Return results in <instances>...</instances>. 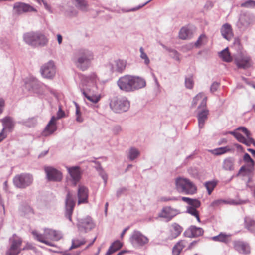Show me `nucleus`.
<instances>
[{
    "mask_svg": "<svg viewBox=\"0 0 255 255\" xmlns=\"http://www.w3.org/2000/svg\"><path fill=\"white\" fill-rule=\"evenodd\" d=\"M97 77L95 73L84 76L82 79V84L86 87L80 88V90L83 96L93 103H97L100 99V96L97 94Z\"/></svg>",
    "mask_w": 255,
    "mask_h": 255,
    "instance_id": "1",
    "label": "nucleus"
},
{
    "mask_svg": "<svg viewBox=\"0 0 255 255\" xmlns=\"http://www.w3.org/2000/svg\"><path fill=\"white\" fill-rule=\"evenodd\" d=\"M117 83L120 89L126 92H133L146 86V81L144 78L130 75L121 77Z\"/></svg>",
    "mask_w": 255,
    "mask_h": 255,
    "instance_id": "2",
    "label": "nucleus"
},
{
    "mask_svg": "<svg viewBox=\"0 0 255 255\" xmlns=\"http://www.w3.org/2000/svg\"><path fill=\"white\" fill-rule=\"evenodd\" d=\"M93 59L94 54L91 50L86 48H79L74 51L72 61L77 68L85 71L90 66Z\"/></svg>",
    "mask_w": 255,
    "mask_h": 255,
    "instance_id": "3",
    "label": "nucleus"
},
{
    "mask_svg": "<svg viewBox=\"0 0 255 255\" xmlns=\"http://www.w3.org/2000/svg\"><path fill=\"white\" fill-rule=\"evenodd\" d=\"M32 234L36 240L50 246L54 245L48 240L58 241L62 237L60 231L51 229H45L43 234L38 233L36 231H33Z\"/></svg>",
    "mask_w": 255,
    "mask_h": 255,
    "instance_id": "4",
    "label": "nucleus"
},
{
    "mask_svg": "<svg viewBox=\"0 0 255 255\" xmlns=\"http://www.w3.org/2000/svg\"><path fill=\"white\" fill-rule=\"evenodd\" d=\"M177 190L180 193L188 195H193L197 191L196 185L187 178L178 177L175 180Z\"/></svg>",
    "mask_w": 255,
    "mask_h": 255,
    "instance_id": "5",
    "label": "nucleus"
},
{
    "mask_svg": "<svg viewBox=\"0 0 255 255\" xmlns=\"http://www.w3.org/2000/svg\"><path fill=\"white\" fill-rule=\"evenodd\" d=\"M9 247L7 249L5 255H18L22 251L27 249L26 247L22 248V239L14 234L9 239Z\"/></svg>",
    "mask_w": 255,
    "mask_h": 255,
    "instance_id": "6",
    "label": "nucleus"
},
{
    "mask_svg": "<svg viewBox=\"0 0 255 255\" xmlns=\"http://www.w3.org/2000/svg\"><path fill=\"white\" fill-rule=\"evenodd\" d=\"M111 108L116 113L127 111L130 107V103L126 97H114L110 103Z\"/></svg>",
    "mask_w": 255,
    "mask_h": 255,
    "instance_id": "7",
    "label": "nucleus"
},
{
    "mask_svg": "<svg viewBox=\"0 0 255 255\" xmlns=\"http://www.w3.org/2000/svg\"><path fill=\"white\" fill-rule=\"evenodd\" d=\"M13 182L17 188L24 189L32 183L33 177L30 174L22 173L16 175L13 178Z\"/></svg>",
    "mask_w": 255,
    "mask_h": 255,
    "instance_id": "8",
    "label": "nucleus"
},
{
    "mask_svg": "<svg viewBox=\"0 0 255 255\" xmlns=\"http://www.w3.org/2000/svg\"><path fill=\"white\" fill-rule=\"evenodd\" d=\"M65 114L64 111L62 110L61 106L59 107L58 111L57 113V117L53 116L46 127L45 128L43 131V135L47 136L53 133L57 129L56 125V120L65 117Z\"/></svg>",
    "mask_w": 255,
    "mask_h": 255,
    "instance_id": "9",
    "label": "nucleus"
},
{
    "mask_svg": "<svg viewBox=\"0 0 255 255\" xmlns=\"http://www.w3.org/2000/svg\"><path fill=\"white\" fill-rule=\"evenodd\" d=\"M95 226L94 221L90 216L77 219V227L78 231L81 232L87 233L92 230Z\"/></svg>",
    "mask_w": 255,
    "mask_h": 255,
    "instance_id": "10",
    "label": "nucleus"
},
{
    "mask_svg": "<svg viewBox=\"0 0 255 255\" xmlns=\"http://www.w3.org/2000/svg\"><path fill=\"white\" fill-rule=\"evenodd\" d=\"M75 205V201L69 191L67 192L65 199V217L73 223L72 215Z\"/></svg>",
    "mask_w": 255,
    "mask_h": 255,
    "instance_id": "11",
    "label": "nucleus"
},
{
    "mask_svg": "<svg viewBox=\"0 0 255 255\" xmlns=\"http://www.w3.org/2000/svg\"><path fill=\"white\" fill-rule=\"evenodd\" d=\"M42 77L47 79H52L56 73V68L53 61H49L43 65L40 68Z\"/></svg>",
    "mask_w": 255,
    "mask_h": 255,
    "instance_id": "12",
    "label": "nucleus"
},
{
    "mask_svg": "<svg viewBox=\"0 0 255 255\" xmlns=\"http://www.w3.org/2000/svg\"><path fill=\"white\" fill-rule=\"evenodd\" d=\"M47 179L49 181L60 182L63 178L61 171L51 166L44 167Z\"/></svg>",
    "mask_w": 255,
    "mask_h": 255,
    "instance_id": "13",
    "label": "nucleus"
},
{
    "mask_svg": "<svg viewBox=\"0 0 255 255\" xmlns=\"http://www.w3.org/2000/svg\"><path fill=\"white\" fill-rule=\"evenodd\" d=\"M253 18L250 14L243 13L240 15L237 23V26L240 31H244L253 24Z\"/></svg>",
    "mask_w": 255,
    "mask_h": 255,
    "instance_id": "14",
    "label": "nucleus"
},
{
    "mask_svg": "<svg viewBox=\"0 0 255 255\" xmlns=\"http://www.w3.org/2000/svg\"><path fill=\"white\" fill-rule=\"evenodd\" d=\"M130 241L134 246H143L148 242V239L140 232L134 231L130 238Z\"/></svg>",
    "mask_w": 255,
    "mask_h": 255,
    "instance_id": "15",
    "label": "nucleus"
},
{
    "mask_svg": "<svg viewBox=\"0 0 255 255\" xmlns=\"http://www.w3.org/2000/svg\"><path fill=\"white\" fill-rule=\"evenodd\" d=\"M209 115V111L206 107H203L197 110V118L198 122V127L200 129L202 128L205 122L207 120Z\"/></svg>",
    "mask_w": 255,
    "mask_h": 255,
    "instance_id": "16",
    "label": "nucleus"
},
{
    "mask_svg": "<svg viewBox=\"0 0 255 255\" xmlns=\"http://www.w3.org/2000/svg\"><path fill=\"white\" fill-rule=\"evenodd\" d=\"M71 181L74 186H76L81 178L82 172L79 166L66 167Z\"/></svg>",
    "mask_w": 255,
    "mask_h": 255,
    "instance_id": "17",
    "label": "nucleus"
},
{
    "mask_svg": "<svg viewBox=\"0 0 255 255\" xmlns=\"http://www.w3.org/2000/svg\"><path fill=\"white\" fill-rule=\"evenodd\" d=\"M127 65L126 61L117 60L108 64V68L112 73H122L125 69Z\"/></svg>",
    "mask_w": 255,
    "mask_h": 255,
    "instance_id": "18",
    "label": "nucleus"
},
{
    "mask_svg": "<svg viewBox=\"0 0 255 255\" xmlns=\"http://www.w3.org/2000/svg\"><path fill=\"white\" fill-rule=\"evenodd\" d=\"M179 211L172 208L170 206L163 208L161 212L159 214V217L165 218L166 221H169L172 219L179 213Z\"/></svg>",
    "mask_w": 255,
    "mask_h": 255,
    "instance_id": "19",
    "label": "nucleus"
},
{
    "mask_svg": "<svg viewBox=\"0 0 255 255\" xmlns=\"http://www.w3.org/2000/svg\"><path fill=\"white\" fill-rule=\"evenodd\" d=\"M14 13L17 14H21L24 12L29 11H35L34 8L28 4L21 2L16 3L13 6Z\"/></svg>",
    "mask_w": 255,
    "mask_h": 255,
    "instance_id": "20",
    "label": "nucleus"
},
{
    "mask_svg": "<svg viewBox=\"0 0 255 255\" xmlns=\"http://www.w3.org/2000/svg\"><path fill=\"white\" fill-rule=\"evenodd\" d=\"M203 233L202 228L192 225L184 232V235L188 238H195L203 235Z\"/></svg>",
    "mask_w": 255,
    "mask_h": 255,
    "instance_id": "21",
    "label": "nucleus"
},
{
    "mask_svg": "<svg viewBox=\"0 0 255 255\" xmlns=\"http://www.w3.org/2000/svg\"><path fill=\"white\" fill-rule=\"evenodd\" d=\"M29 85L32 91L36 93L42 94L43 92L44 88L46 86L38 81L36 78L31 77L30 79Z\"/></svg>",
    "mask_w": 255,
    "mask_h": 255,
    "instance_id": "22",
    "label": "nucleus"
},
{
    "mask_svg": "<svg viewBox=\"0 0 255 255\" xmlns=\"http://www.w3.org/2000/svg\"><path fill=\"white\" fill-rule=\"evenodd\" d=\"M220 32L223 37L228 41H230L234 36V33L231 25L229 23L224 24L220 28Z\"/></svg>",
    "mask_w": 255,
    "mask_h": 255,
    "instance_id": "23",
    "label": "nucleus"
},
{
    "mask_svg": "<svg viewBox=\"0 0 255 255\" xmlns=\"http://www.w3.org/2000/svg\"><path fill=\"white\" fill-rule=\"evenodd\" d=\"M207 101V97L205 96L204 93L203 92H200L193 98L191 106L192 107H195L197 103L200 101V105L197 107L198 109H200L203 107L206 106Z\"/></svg>",
    "mask_w": 255,
    "mask_h": 255,
    "instance_id": "24",
    "label": "nucleus"
},
{
    "mask_svg": "<svg viewBox=\"0 0 255 255\" xmlns=\"http://www.w3.org/2000/svg\"><path fill=\"white\" fill-rule=\"evenodd\" d=\"M234 249L239 253L248 254L250 252L248 245L243 241L237 240L233 243Z\"/></svg>",
    "mask_w": 255,
    "mask_h": 255,
    "instance_id": "25",
    "label": "nucleus"
},
{
    "mask_svg": "<svg viewBox=\"0 0 255 255\" xmlns=\"http://www.w3.org/2000/svg\"><path fill=\"white\" fill-rule=\"evenodd\" d=\"M88 189L84 186H79L78 190V204L88 202Z\"/></svg>",
    "mask_w": 255,
    "mask_h": 255,
    "instance_id": "26",
    "label": "nucleus"
},
{
    "mask_svg": "<svg viewBox=\"0 0 255 255\" xmlns=\"http://www.w3.org/2000/svg\"><path fill=\"white\" fill-rule=\"evenodd\" d=\"M229 133L233 135L239 142L246 145L247 146H250L252 144L251 139H252V138L251 137V136H246L247 138H246L241 133L236 131H230L229 132Z\"/></svg>",
    "mask_w": 255,
    "mask_h": 255,
    "instance_id": "27",
    "label": "nucleus"
},
{
    "mask_svg": "<svg viewBox=\"0 0 255 255\" xmlns=\"http://www.w3.org/2000/svg\"><path fill=\"white\" fill-rule=\"evenodd\" d=\"M24 41L28 45L36 46L37 32H30L24 34Z\"/></svg>",
    "mask_w": 255,
    "mask_h": 255,
    "instance_id": "28",
    "label": "nucleus"
},
{
    "mask_svg": "<svg viewBox=\"0 0 255 255\" xmlns=\"http://www.w3.org/2000/svg\"><path fill=\"white\" fill-rule=\"evenodd\" d=\"M170 234L168 237L170 240H173L178 237L183 231V228L176 223L172 224Z\"/></svg>",
    "mask_w": 255,
    "mask_h": 255,
    "instance_id": "29",
    "label": "nucleus"
},
{
    "mask_svg": "<svg viewBox=\"0 0 255 255\" xmlns=\"http://www.w3.org/2000/svg\"><path fill=\"white\" fill-rule=\"evenodd\" d=\"M188 245L186 240H181L178 241L173 247L172 255H179L182 250Z\"/></svg>",
    "mask_w": 255,
    "mask_h": 255,
    "instance_id": "30",
    "label": "nucleus"
},
{
    "mask_svg": "<svg viewBox=\"0 0 255 255\" xmlns=\"http://www.w3.org/2000/svg\"><path fill=\"white\" fill-rule=\"evenodd\" d=\"M235 160L232 157L225 158L222 163V168L226 171H233L235 169Z\"/></svg>",
    "mask_w": 255,
    "mask_h": 255,
    "instance_id": "31",
    "label": "nucleus"
},
{
    "mask_svg": "<svg viewBox=\"0 0 255 255\" xmlns=\"http://www.w3.org/2000/svg\"><path fill=\"white\" fill-rule=\"evenodd\" d=\"M245 227L249 231L252 233H255V220L249 217H246L244 218Z\"/></svg>",
    "mask_w": 255,
    "mask_h": 255,
    "instance_id": "32",
    "label": "nucleus"
},
{
    "mask_svg": "<svg viewBox=\"0 0 255 255\" xmlns=\"http://www.w3.org/2000/svg\"><path fill=\"white\" fill-rule=\"evenodd\" d=\"M75 6L78 9L85 11L88 7V4L86 0H71Z\"/></svg>",
    "mask_w": 255,
    "mask_h": 255,
    "instance_id": "33",
    "label": "nucleus"
},
{
    "mask_svg": "<svg viewBox=\"0 0 255 255\" xmlns=\"http://www.w3.org/2000/svg\"><path fill=\"white\" fill-rule=\"evenodd\" d=\"M250 58H244L236 60V64L239 68L247 69L251 66Z\"/></svg>",
    "mask_w": 255,
    "mask_h": 255,
    "instance_id": "34",
    "label": "nucleus"
},
{
    "mask_svg": "<svg viewBox=\"0 0 255 255\" xmlns=\"http://www.w3.org/2000/svg\"><path fill=\"white\" fill-rule=\"evenodd\" d=\"M122 247V244L117 240L113 242L109 247L105 255H111L112 254L119 250Z\"/></svg>",
    "mask_w": 255,
    "mask_h": 255,
    "instance_id": "35",
    "label": "nucleus"
},
{
    "mask_svg": "<svg viewBox=\"0 0 255 255\" xmlns=\"http://www.w3.org/2000/svg\"><path fill=\"white\" fill-rule=\"evenodd\" d=\"M223 204H228L231 205H237L239 203L234 200H225L222 199H218L214 200L211 204V206L213 207H216L219 206Z\"/></svg>",
    "mask_w": 255,
    "mask_h": 255,
    "instance_id": "36",
    "label": "nucleus"
},
{
    "mask_svg": "<svg viewBox=\"0 0 255 255\" xmlns=\"http://www.w3.org/2000/svg\"><path fill=\"white\" fill-rule=\"evenodd\" d=\"M230 236V235L221 232L217 236L212 237L211 239L214 241L227 243L229 242L228 238Z\"/></svg>",
    "mask_w": 255,
    "mask_h": 255,
    "instance_id": "37",
    "label": "nucleus"
},
{
    "mask_svg": "<svg viewBox=\"0 0 255 255\" xmlns=\"http://www.w3.org/2000/svg\"><path fill=\"white\" fill-rule=\"evenodd\" d=\"M2 124L3 126V128L2 131H3L5 128H7L11 129L13 128L14 126V123L13 119L10 117L7 116L1 120Z\"/></svg>",
    "mask_w": 255,
    "mask_h": 255,
    "instance_id": "38",
    "label": "nucleus"
},
{
    "mask_svg": "<svg viewBox=\"0 0 255 255\" xmlns=\"http://www.w3.org/2000/svg\"><path fill=\"white\" fill-rule=\"evenodd\" d=\"M179 37L181 39H190L192 37V33L188 28L186 27H182L179 32Z\"/></svg>",
    "mask_w": 255,
    "mask_h": 255,
    "instance_id": "39",
    "label": "nucleus"
},
{
    "mask_svg": "<svg viewBox=\"0 0 255 255\" xmlns=\"http://www.w3.org/2000/svg\"><path fill=\"white\" fill-rule=\"evenodd\" d=\"M219 56L222 59L227 62H231L232 60V57L229 52L228 48L227 47L219 53Z\"/></svg>",
    "mask_w": 255,
    "mask_h": 255,
    "instance_id": "40",
    "label": "nucleus"
},
{
    "mask_svg": "<svg viewBox=\"0 0 255 255\" xmlns=\"http://www.w3.org/2000/svg\"><path fill=\"white\" fill-rule=\"evenodd\" d=\"M37 38H36V46H44L47 44L48 39L44 35L37 32Z\"/></svg>",
    "mask_w": 255,
    "mask_h": 255,
    "instance_id": "41",
    "label": "nucleus"
},
{
    "mask_svg": "<svg viewBox=\"0 0 255 255\" xmlns=\"http://www.w3.org/2000/svg\"><path fill=\"white\" fill-rule=\"evenodd\" d=\"M86 240L85 238H75L73 239L72 241V245L70 248V249H75L79 247L82 245H84L86 243Z\"/></svg>",
    "mask_w": 255,
    "mask_h": 255,
    "instance_id": "42",
    "label": "nucleus"
},
{
    "mask_svg": "<svg viewBox=\"0 0 255 255\" xmlns=\"http://www.w3.org/2000/svg\"><path fill=\"white\" fill-rule=\"evenodd\" d=\"M18 123L28 127H32L36 125L37 120L35 118L33 117L27 120L21 121Z\"/></svg>",
    "mask_w": 255,
    "mask_h": 255,
    "instance_id": "43",
    "label": "nucleus"
},
{
    "mask_svg": "<svg viewBox=\"0 0 255 255\" xmlns=\"http://www.w3.org/2000/svg\"><path fill=\"white\" fill-rule=\"evenodd\" d=\"M231 151V149L228 146L216 148L211 151L212 153L215 155H220Z\"/></svg>",
    "mask_w": 255,
    "mask_h": 255,
    "instance_id": "44",
    "label": "nucleus"
},
{
    "mask_svg": "<svg viewBox=\"0 0 255 255\" xmlns=\"http://www.w3.org/2000/svg\"><path fill=\"white\" fill-rule=\"evenodd\" d=\"M139 154L140 152L137 149L132 147L129 149L128 157L130 160H133L136 158Z\"/></svg>",
    "mask_w": 255,
    "mask_h": 255,
    "instance_id": "45",
    "label": "nucleus"
},
{
    "mask_svg": "<svg viewBox=\"0 0 255 255\" xmlns=\"http://www.w3.org/2000/svg\"><path fill=\"white\" fill-rule=\"evenodd\" d=\"M204 185L208 191L209 195H210L216 186V182L214 181H208L205 183Z\"/></svg>",
    "mask_w": 255,
    "mask_h": 255,
    "instance_id": "46",
    "label": "nucleus"
},
{
    "mask_svg": "<svg viewBox=\"0 0 255 255\" xmlns=\"http://www.w3.org/2000/svg\"><path fill=\"white\" fill-rule=\"evenodd\" d=\"M243 160L244 161L248 164V166L249 167H253L254 166V160L251 158L250 155L246 153L243 157Z\"/></svg>",
    "mask_w": 255,
    "mask_h": 255,
    "instance_id": "47",
    "label": "nucleus"
},
{
    "mask_svg": "<svg viewBox=\"0 0 255 255\" xmlns=\"http://www.w3.org/2000/svg\"><path fill=\"white\" fill-rule=\"evenodd\" d=\"M139 51L140 53V58L144 60L145 64L148 65L150 63V60L147 55L144 52L143 47H141L140 48Z\"/></svg>",
    "mask_w": 255,
    "mask_h": 255,
    "instance_id": "48",
    "label": "nucleus"
},
{
    "mask_svg": "<svg viewBox=\"0 0 255 255\" xmlns=\"http://www.w3.org/2000/svg\"><path fill=\"white\" fill-rule=\"evenodd\" d=\"M185 85L187 88L189 89H192L194 85V82L192 76L185 78Z\"/></svg>",
    "mask_w": 255,
    "mask_h": 255,
    "instance_id": "49",
    "label": "nucleus"
},
{
    "mask_svg": "<svg viewBox=\"0 0 255 255\" xmlns=\"http://www.w3.org/2000/svg\"><path fill=\"white\" fill-rule=\"evenodd\" d=\"M241 6L246 8H254L255 7V1L253 0H248L241 3Z\"/></svg>",
    "mask_w": 255,
    "mask_h": 255,
    "instance_id": "50",
    "label": "nucleus"
},
{
    "mask_svg": "<svg viewBox=\"0 0 255 255\" xmlns=\"http://www.w3.org/2000/svg\"><path fill=\"white\" fill-rule=\"evenodd\" d=\"M206 36L202 34L200 35L198 37L197 40L195 43V46L196 47H199L200 46L204 44V42L205 40H206Z\"/></svg>",
    "mask_w": 255,
    "mask_h": 255,
    "instance_id": "51",
    "label": "nucleus"
},
{
    "mask_svg": "<svg viewBox=\"0 0 255 255\" xmlns=\"http://www.w3.org/2000/svg\"><path fill=\"white\" fill-rule=\"evenodd\" d=\"M189 205L187 207H192L195 208H199L201 205V202L199 200L196 199H192Z\"/></svg>",
    "mask_w": 255,
    "mask_h": 255,
    "instance_id": "52",
    "label": "nucleus"
},
{
    "mask_svg": "<svg viewBox=\"0 0 255 255\" xmlns=\"http://www.w3.org/2000/svg\"><path fill=\"white\" fill-rule=\"evenodd\" d=\"M128 189L126 187H122L118 189L116 192V196L117 197H120L122 195H126L127 193Z\"/></svg>",
    "mask_w": 255,
    "mask_h": 255,
    "instance_id": "53",
    "label": "nucleus"
},
{
    "mask_svg": "<svg viewBox=\"0 0 255 255\" xmlns=\"http://www.w3.org/2000/svg\"><path fill=\"white\" fill-rule=\"evenodd\" d=\"M196 209L197 208H193L192 207H187L186 212L192 216H195L199 213Z\"/></svg>",
    "mask_w": 255,
    "mask_h": 255,
    "instance_id": "54",
    "label": "nucleus"
},
{
    "mask_svg": "<svg viewBox=\"0 0 255 255\" xmlns=\"http://www.w3.org/2000/svg\"><path fill=\"white\" fill-rule=\"evenodd\" d=\"M236 130H240V131H242V132H243L245 134L246 136H251V134L250 132L248 130V129L246 127H240L236 129Z\"/></svg>",
    "mask_w": 255,
    "mask_h": 255,
    "instance_id": "55",
    "label": "nucleus"
},
{
    "mask_svg": "<svg viewBox=\"0 0 255 255\" xmlns=\"http://www.w3.org/2000/svg\"><path fill=\"white\" fill-rule=\"evenodd\" d=\"M152 0H149L148 1H146V2H145L144 3L142 4L141 5H139L136 7H134V8H133L131 9H129L128 10H127L126 12H131V11H134L140 9L141 8L143 7V6H144L145 5H146L147 3H148Z\"/></svg>",
    "mask_w": 255,
    "mask_h": 255,
    "instance_id": "56",
    "label": "nucleus"
},
{
    "mask_svg": "<svg viewBox=\"0 0 255 255\" xmlns=\"http://www.w3.org/2000/svg\"><path fill=\"white\" fill-rule=\"evenodd\" d=\"M220 83L217 82H214L211 86L210 91L214 92L218 89Z\"/></svg>",
    "mask_w": 255,
    "mask_h": 255,
    "instance_id": "57",
    "label": "nucleus"
},
{
    "mask_svg": "<svg viewBox=\"0 0 255 255\" xmlns=\"http://www.w3.org/2000/svg\"><path fill=\"white\" fill-rule=\"evenodd\" d=\"M40 3L41 2L43 3V5H44L45 8L47 10H48L49 12L51 11L50 6L45 1H44V0H40Z\"/></svg>",
    "mask_w": 255,
    "mask_h": 255,
    "instance_id": "58",
    "label": "nucleus"
},
{
    "mask_svg": "<svg viewBox=\"0 0 255 255\" xmlns=\"http://www.w3.org/2000/svg\"><path fill=\"white\" fill-rule=\"evenodd\" d=\"M199 241L200 240H198L194 241L191 242L188 245V249H192L194 246H195L198 243V242H199Z\"/></svg>",
    "mask_w": 255,
    "mask_h": 255,
    "instance_id": "59",
    "label": "nucleus"
},
{
    "mask_svg": "<svg viewBox=\"0 0 255 255\" xmlns=\"http://www.w3.org/2000/svg\"><path fill=\"white\" fill-rule=\"evenodd\" d=\"M168 50L174 54L176 60H179V54L176 50L174 49H169Z\"/></svg>",
    "mask_w": 255,
    "mask_h": 255,
    "instance_id": "60",
    "label": "nucleus"
},
{
    "mask_svg": "<svg viewBox=\"0 0 255 255\" xmlns=\"http://www.w3.org/2000/svg\"><path fill=\"white\" fill-rule=\"evenodd\" d=\"M176 197H163L161 198V201H168L170 200H176Z\"/></svg>",
    "mask_w": 255,
    "mask_h": 255,
    "instance_id": "61",
    "label": "nucleus"
},
{
    "mask_svg": "<svg viewBox=\"0 0 255 255\" xmlns=\"http://www.w3.org/2000/svg\"><path fill=\"white\" fill-rule=\"evenodd\" d=\"M122 130L120 126H116L114 128L113 131L115 134H117Z\"/></svg>",
    "mask_w": 255,
    "mask_h": 255,
    "instance_id": "62",
    "label": "nucleus"
},
{
    "mask_svg": "<svg viewBox=\"0 0 255 255\" xmlns=\"http://www.w3.org/2000/svg\"><path fill=\"white\" fill-rule=\"evenodd\" d=\"M100 175L102 179H103L105 183L106 184L107 181V175L104 172H102L100 173Z\"/></svg>",
    "mask_w": 255,
    "mask_h": 255,
    "instance_id": "63",
    "label": "nucleus"
},
{
    "mask_svg": "<svg viewBox=\"0 0 255 255\" xmlns=\"http://www.w3.org/2000/svg\"><path fill=\"white\" fill-rule=\"evenodd\" d=\"M192 198H189V197H183L182 198V200L186 202L188 205H189L190 202L191 201Z\"/></svg>",
    "mask_w": 255,
    "mask_h": 255,
    "instance_id": "64",
    "label": "nucleus"
}]
</instances>
